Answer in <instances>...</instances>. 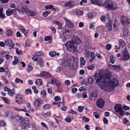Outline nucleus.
Returning a JSON list of instances; mask_svg holds the SVG:
<instances>
[{"instance_id": "6", "label": "nucleus", "mask_w": 130, "mask_h": 130, "mask_svg": "<svg viewBox=\"0 0 130 130\" xmlns=\"http://www.w3.org/2000/svg\"><path fill=\"white\" fill-rule=\"evenodd\" d=\"M70 59L71 60V62L69 65V67L71 70H74L76 68L77 63L74 61V59L73 57L71 56L70 57Z\"/></svg>"}, {"instance_id": "3", "label": "nucleus", "mask_w": 130, "mask_h": 130, "mask_svg": "<svg viewBox=\"0 0 130 130\" xmlns=\"http://www.w3.org/2000/svg\"><path fill=\"white\" fill-rule=\"evenodd\" d=\"M105 8L110 9L111 10H115L118 8L117 5L114 4L111 1L109 0H106L102 4Z\"/></svg>"}, {"instance_id": "51", "label": "nucleus", "mask_w": 130, "mask_h": 130, "mask_svg": "<svg viewBox=\"0 0 130 130\" xmlns=\"http://www.w3.org/2000/svg\"><path fill=\"white\" fill-rule=\"evenodd\" d=\"M6 52V53H5V55L6 58L7 60H8L9 59L10 57H11V56L8 54V52Z\"/></svg>"}, {"instance_id": "14", "label": "nucleus", "mask_w": 130, "mask_h": 130, "mask_svg": "<svg viewBox=\"0 0 130 130\" xmlns=\"http://www.w3.org/2000/svg\"><path fill=\"white\" fill-rule=\"evenodd\" d=\"M15 98L16 102L18 104H21L23 101L21 96L19 94H18L16 95Z\"/></svg>"}, {"instance_id": "9", "label": "nucleus", "mask_w": 130, "mask_h": 130, "mask_svg": "<svg viewBox=\"0 0 130 130\" xmlns=\"http://www.w3.org/2000/svg\"><path fill=\"white\" fill-rule=\"evenodd\" d=\"M76 5V3L74 1H71L67 3H65L64 6L66 7L71 8L74 7Z\"/></svg>"}, {"instance_id": "55", "label": "nucleus", "mask_w": 130, "mask_h": 130, "mask_svg": "<svg viewBox=\"0 0 130 130\" xmlns=\"http://www.w3.org/2000/svg\"><path fill=\"white\" fill-rule=\"evenodd\" d=\"M51 114L50 112H47L43 114V117H47L50 116H51Z\"/></svg>"}, {"instance_id": "36", "label": "nucleus", "mask_w": 130, "mask_h": 130, "mask_svg": "<svg viewBox=\"0 0 130 130\" xmlns=\"http://www.w3.org/2000/svg\"><path fill=\"white\" fill-rule=\"evenodd\" d=\"M3 9L2 8H0V18L1 19L3 18L4 15L3 13Z\"/></svg>"}, {"instance_id": "41", "label": "nucleus", "mask_w": 130, "mask_h": 130, "mask_svg": "<svg viewBox=\"0 0 130 130\" xmlns=\"http://www.w3.org/2000/svg\"><path fill=\"white\" fill-rule=\"evenodd\" d=\"M50 11H46L43 12V15L44 17H46L47 16L48 14L50 13Z\"/></svg>"}, {"instance_id": "33", "label": "nucleus", "mask_w": 130, "mask_h": 130, "mask_svg": "<svg viewBox=\"0 0 130 130\" xmlns=\"http://www.w3.org/2000/svg\"><path fill=\"white\" fill-rule=\"evenodd\" d=\"M15 93L14 90L13 89L9 90L8 91V94L10 96H12V95Z\"/></svg>"}, {"instance_id": "16", "label": "nucleus", "mask_w": 130, "mask_h": 130, "mask_svg": "<svg viewBox=\"0 0 130 130\" xmlns=\"http://www.w3.org/2000/svg\"><path fill=\"white\" fill-rule=\"evenodd\" d=\"M5 115L9 118L14 119V117L12 112H6L5 113Z\"/></svg>"}, {"instance_id": "26", "label": "nucleus", "mask_w": 130, "mask_h": 130, "mask_svg": "<svg viewBox=\"0 0 130 130\" xmlns=\"http://www.w3.org/2000/svg\"><path fill=\"white\" fill-rule=\"evenodd\" d=\"M1 98L6 103L8 104L11 103L10 101L7 98L1 97Z\"/></svg>"}, {"instance_id": "13", "label": "nucleus", "mask_w": 130, "mask_h": 130, "mask_svg": "<svg viewBox=\"0 0 130 130\" xmlns=\"http://www.w3.org/2000/svg\"><path fill=\"white\" fill-rule=\"evenodd\" d=\"M71 62V60L70 58H68L67 57H66L63 60L62 62L63 65L64 66H67L69 65Z\"/></svg>"}, {"instance_id": "49", "label": "nucleus", "mask_w": 130, "mask_h": 130, "mask_svg": "<svg viewBox=\"0 0 130 130\" xmlns=\"http://www.w3.org/2000/svg\"><path fill=\"white\" fill-rule=\"evenodd\" d=\"M82 119L83 120L86 122H89V119L87 118L85 116H83L82 117Z\"/></svg>"}, {"instance_id": "39", "label": "nucleus", "mask_w": 130, "mask_h": 130, "mask_svg": "<svg viewBox=\"0 0 130 130\" xmlns=\"http://www.w3.org/2000/svg\"><path fill=\"white\" fill-rule=\"evenodd\" d=\"M110 62L112 63H114L115 62V60L113 55H111L110 57Z\"/></svg>"}, {"instance_id": "24", "label": "nucleus", "mask_w": 130, "mask_h": 130, "mask_svg": "<svg viewBox=\"0 0 130 130\" xmlns=\"http://www.w3.org/2000/svg\"><path fill=\"white\" fill-rule=\"evenodd\" d=\"M80 67H82L85 64V61L84 58L83 57H81L80 59Z\"/></svg>"}, {"instance_id": "37", "label": "nucleus", "mask_w": 130, "mask_h": 130, "mask_svg": "<svg viewBox=\"0 0 130 130\" xmlns=\"http://www.w3.org/2000/svg\"><path fill=\"white\" fill-rule=\"evenodd\" d=\"M53 7H54L53 5H49L45 6L44 7L45 9V10H46L49 9H51V8Z\"/></svg>"}, {"instance_id": "12", "label": "nucleus", "mask_w": 130, "mask_h": 130, "mask_svg": "<svg viewBox=\"0 0 130 130\" xmlns=\"http://www.w3.org/2000/svg\"><path fill=\"white\" fill-rule=\"evenodd\" d=\"M123 56L122 58L123 60H126L130 58V56L128 52L126 50L124 51L122 54Z\"/></svg>"}, {"instance_id": "48", "label": "nucleus", "mask_w": 130, "mask_h": 130, "mask_svg": "<svg viewBox=\"0 0 130 130\" xmlns=\"http://www.w3.org/2000/svg\"><path fill=\"white\" fill-rule=\"evenodd\" d=\"M95 66L94 64L91 65L90 66H88L87 68L89 70H93Z\"/></svg>"}, {"instance_id": "29", "label": "nucleus", "mask_w": 130, "mask_h": 130, "mask_svg": "<svg viewBox=\"0 0 130 130\" xmlns=\"http://www.w3.org/2000/svg\"><path fill=\"white\" fill-rule=\"evenodd\" d=\"M112 68H113L114 70H116L117 71L120 70V65H112Z\"/></svg>"}, {"instance_id": "47", "label": "nucleus", "mask_w": 130, "mask_h": 130, "mask_svg": "<svg viewBox=\"0 0 130 130\" xmlns=\"http://www.w3.org/2000/svg\"><path fill=\"white\" fill-rule=\"evenodd\" d=\"M27 106L28 109L31 112H33L34 111V110L31 107V106L29 103H28L27 104Z\"/></svg>"}, {"instance_id": "2", "label": "nucleus", "mask_w": 130, "mask_h": 130, "mask_svg": "<svg viewBox=\"0 0 130 130\" xmlns=\"http://www.w3.org/2000/svg\"><path fill=\"white\" fill-rule=\"evenodd\" d=\"M81 42L80 40L78 37H76L74 40L68 41L65 44L67 50L70 52H75L76 51L77 44H78Z\"/></svg>"}, {"instance_id": "43", "label": "nucleus", "mask_w": 130, "mask_h": 130, "mask_svg": "<svg viewBox=\"0 0 130 130\" xmlns=\"http://www.w3.org/2000/svg\"><path fill=\"white\" fill-rule=\"evenodd\" d=\"M31 91L30 89H26L25 90V94L26 95L29 94H31Z\"/></svg>"}, {"instance_id": "22", "label": "nucleus", "mask_w": 130, "mask_h": 130, "mask_svg": "<svg viewBox=\"0 0 130 130\" xmlns=\"http://www.w3.org/2000/svg\"><path fill=\"white\" fill-rule=\"evenodd\" d=\"M65 20L66 21V25L67 26L70 28L73 27V24L70 21L66 19H65Z\"/></svg>"}, {"instance_id": "17", "label": "nucleus", "mask_w": 130, "mask_h": 130, "mask_svg": "<svg viewBox=\"0 0 130 130\" xmlns=\"http://www.w3.org/2000/svg\"><path fill=\"white\" fill-rule=\"evenodd\" d=\"M55 85L57 87V91L58 92H60L62 91V86L61 83H55Z\"/></svg>"}, {"instance_id": "52", "label": "nucleus", "mask_w": 130, "mask_h": 130, "mask_svg": "<svg viewBox=\"0 0 130 130\" xmlns=\"http://www.w3.org/2000/svg\"><path fill=\"white\" fill-rule=\"evenodd\" d=\"M94 80L93 78L92 77H90L89 78L88 81L89 83H92Z\"/></svg>"}, {"instance_id": "58", "label": "nucleus", "mask_w": 130, "mask_h": 130, "mask_svg": "<svg viewBox=\"0 0 130 130\" xmlns=\"http://www.w3.org/2000/svg\"><path fill=\"white\" fill-rule=\"evenodd\" d=\"M78 109L79 112H82L83 110V108L82 106H79L78 107Z\"/></svg>"}, {"instance_id": "57", "label": "nucleus", "mask_w": 130, "mask_h": 130, "mask_svg": "<svg viewBox=\"0 0 130 130\" xmlns=\"http://www.w3.org/2000/svg\"><path fill=\"white\" fill-rule=\"evenodd\" d=\"M111 45L110 44H108L106 46V48L108 50H109L111 48Z\"/></svg>"}, {"instance_id": "1", "label": "nucleus", "mask_w": 130, "mask_h": 130, "mask_svg": "<svg viewBox=\"0 0 130 130\" xmlns=\"http://www.w3.org/2000/svg\"><path fill=\"white\" fill-rule=\"evenodd\" d=\"M111 76V72L108 71L100 70L98 75L95 74L97 84L102 89L108 92L112 91L118 85V81L115 79L109 80Z\"/></svg>"}, {"instance_id": "21", "label": "nucleus", "mask_w": 130, "mask_h": 130, "mask_svg": "<svg viewBox=\"0 0 130 130\" xmlns=\"http://www.w3.org/2000/svg\"><path fill=\"white\" fill-rule=\"evenodd\" d=\"M42 100L41 99H39L36 100L34 102V104L35 107L36 108H38L40 105L41 103Z\"/></svg>"}, {"instance_id": "15", "label": "nucleus", "mask_w": 130, "mask_h": 130, "mask_svg": "<svg viewBox=\"0 0 130 130\" xmlns=\"http://www.w3.org/2000/svg\"><path fill=\"white\" fill-rule=\"evenodd\" d=\"M70 32L69 29L67 27H65L63 28V30L62 31V36L65 37L66 35H67Z\"/></svg>"}, {"instance_id": "27", "label": "nucleus", "mask_w": 130, "mask_h": 130, "mask_svg": "<svg viewBox=\"0 0 130 130\" xmlns=\"http://www.w3.org/2000/svg\"><path fill=\"white\" fill-rule=\"evenodd\" d=\"M35 84L37 86H40L42 85V79H37L35 82Z\"/></svg>"}, {"instance_id": "56", "label": "nucleus", "mask_w": 130, "mask_h": 130, "mask_svg": "<svg viewBox=\"0 0 130 130\" xmlns=\"http://www.w3.org/2000/svg\"><path fill=\"white\" fill-rule=\"evenodd\" d=\"M6 52L3 51L1 53H0V58L4 57L5 56V55H3V54H5Z\"/></svg>"}, {"instance_id": "38", "label": "nucleus", "mask_w": 130, "mask_h": 130, "mask_svg": "<svg viewBox=\"0 0 130 130\" xmlns=\"http://www.w3.org/2000/svg\"><path fill=\"white\" fill-rule=\"evenodd\" d=\"M2 79L3 82L5 84H8V82L6 77L5 76H3L2 77Z\"/></svg>"}, {"instance_id": "53", "label": "nucleus", "mask_w": 130, "mask_h": 130, "mask_svg": "<svg viewBox=\"0 0 130 130\" xmlns=\"http://www.w3.org/2000/svg\"><path fill=\"white\" fill-rule=\"evenodd\" d=\"M61 99L60 97L58 96H55L54 98V100L56 101H59Z\"/></svg>"}, {"instance_id": "32", "label": "nucleus", "mask_w": 130, "mask_h": 130, "mask_svg": "<svg viewBox=\"0 0 130 130\" xmlns=\"http://www.w3.org/2000/svg\"><path fill=\"white\" fill-rule=\"evenodd\" d=\"M57 79L53 77V78L51 80V81L50 82H48V83L49 84H51L52 85H53L54 84V83H55H55H57Z\"/></svg>"}, {"instance_id": "62", "label": "nucleus", "mask_w": 130, "mask_h": 130, "mask_svg": "<svg viewBox=\"0 0 130 130\" xmlns=\"http://www.w3.org/2000/svg\"><path fill=\"white\" fill-rule=\"evenodd\" d=\"M88 16L89 18H92L93 16L92 12H90L88 13Z\"/></svg>"}, {"instance_id": "61", "label": "nucleus", "mask_w": 130, "mask_h": 130, "mask_svg": "<svg viewBox=\"0 0 130 130\" xmlns=\"http://www.w3.org/2000/svg\"><path fill=\"white\" fill-rule=\"evenodd\" d=\"M6 124L3 121H2L0 122V126H6Z\"/></svg>"}, {"instance_id": "10", "label": "nucleus", "mask_w": 130, "mask_h": 130, "mask_svg": "<svg viewBox=\"0 0 130 130\" xmlns=\"http://www.w3.org/2000/svg\"><path fill=\"white\" fill-rule=\"evenodd\" d=\"M5 44L6 45L9 46V49H11L14 47V44L12 41L10 40H7L5 41Z\"/></svg>"}, {"instance_id": "44", "label": "nucleus", "mask_w": 130, "mask_h": 130, "mask_svg": "<svg viewBox=\"0 0 130 130\" xmlns=\"http://www.w3.org/2000/svg\"><path fill=\"white\" fill-rule=\"evenodd\" d=\"M43 53L41 52H37L36 53V56L39 58V56L43 55Z\"/></svg>"}, {"instance_id": "40", "label": "nucleus", "mask_w": 130, "mask_h": 130, "mask_svg": "<svg viewBox=\"0 0 130 130\" xmlns=\"http://www.w3.org/2000/svg\"><path fill=\"white\" fill-rule=\"evenodd\" d=\"M56 53L54 51L50 52L49 53V55L51 57H53L56 55Z\"/></svg>"}, {"instance_id": "7", "label": "nucleus", "mask_w": 130, "mask_h": 130, "mask_svg": "<svg viewBox=\"0 0 130 130\" xmlns=\"http://www.w3.org/2000/svg\"><path fill=\"white\" fill-rule=\"evenodd\" d=\"M121 23L124 26H125V24L129 23L130 19L126 16L123 15L121 18Z\"/></svg>"}, {"instance_id": "46", "label": "nucleus", "mask_w": 130, "mask_h": 130, "mask_svg": "<svg viewBox=\"0 0 130 130\" xmlns=\"http://www.w3.org/2000/svg\"><path fill=\"white\" fill-rule=\"evenodd\" d=\"M15 82L16 83H18L20 82L21 83H22L23 82V80H21L20 78H16L15 79Z\"/></svg>"}, {"instance_id": "63", "label": "nucleus", "mask_w": 130, "mask_h": 130, "mask_svg": "<svg viewBox=\"0 0 130 130\" xmlns=\"http://www.w3.org/2000/svg\"><path fill=\"white\" fill-rule=\"evenodd\" d=\"M39 58L37 56L35 57V56L34 55L32 57V59L33 61H37L38 60V58Z\"/></svg>"}, {"instance_id": "4", "label": "nucleus", "mask_w": 130, "mask_h": 130, "mask_svg": "<svg viewBox=\"0 0 130 130\" xmlns=\"http://www.w3.org/2000/svg\"><path fill=\"white\" fill-rule=\"evenodd\" d=\"M114 109L116 113V114L119 117L125 115V111L123 110L122 108L120 105H115L114 107Z\"/></svg>"}, {"instance_id": "25", "label": "nucleus", "mask_w": 130, "mask_h": 130, "mask_svg": "<svg viewBox=\"0 0 130 130\" xmlns=\"http://www.w3.org/2000/svg\"><path fill=\"white\" fill-rule=\"evenodd\" d=\"M123 36H125L128 33L129 31L128 29L126 27L124 28L123 30Z\"/></svg>"}, {"instance_id": "31", "label": "nucleus", "mask_w": 130, "mask_h": 130, "mask_svg": "<svg viewBox=\"0 0 130 130\" xmlns=\"http://www.w3.org/2000/svg\"><path fill=\"white\" fill-rule=\"evenodd\" d=\"M119 44L120 46L122 47L125 45V42L123 40L120 39L119 40Z\"/></svg>"}, {"instance_id": "59", "label": "nucleus", "mask_w": 130, "mask_h": 130, "mask_svg": "<svg viewBox=\"0 0 130 130\" xmlns=\"http://www.w3.org/2000/svg\"><path fill=\"white\" fill-rule=\"evenodd\" d=\"M41 95H42L43 97L45 96L46 94V91L44 90H43L41 92Z\"/></svg>"}, {"instance_id": "19", "label": "nucleus", "mask_w": 130, "mask_h": 130, "mask_svg": "<svg viewBox=\"0 0 130 130\" xmlns=\"http://www.w3.org/2000/svg\"><path fill=\"white\" fill-rule=\"evenodd\" d=\"M112 21L111 20H109V22L106 24V27L109 31L112 30Z\"/></svg>"}, {"instance_id": "18", "label": "nucleus", "mask_w": 130, "mask_h": 130, "mask_svg": "<svg viewBox=\"0 0 130 130\" xmlns=\"http://www.w3.org/2000/svg\"><path fill=\"white\" fill-rule=\"evenodd\" d=\"M91 2L99 6L102 5V1L101 0H91Z\"/></svg>"}, {"instance_id": "54", "label": "nucleus", "mask_w": 130, "mask_h": 130, "mask_svg": "<svg viewBox=\"0 0 130 130\" xmlns=\"http://www.w3.org/2000/svg\"><path fill=\"white\" fill-rule=\"evenodd\" d=\"M19 29L21 31L23 32V31L25 30V28L24 26H19Z\"/></svg>"}, {"instance_id": "60", "label": "nucleus", "mask_w": 130, "mask_h": 130, "mask_svg": "<svg viewBox=\"0 0 130 130\" xmlns=\"http://www.w3.org/2000/svg\"><path fill=\"white\" fill-rule=\"evenodd\" d=\"M32 66H28L27 69V71L29 73L30 72V71L32 69Z\"/></svg>"}, {"instance_id": "50", "label": "nucleus", "mask_w": 130, "mask_h": 130, "mask_svg": "<svg viewBox=\"0 0 130 130\" xmlns=\"http://www.w3.org/2000/svg\"><path fill=\"white\" fill-rule=\"evenodd\" d=\"M15 52L18 55H21L22 54V52L18 50V48H15Z\"/></svg>"}, {"instance_id": "23", "label": "nucleus", "mask_w": 130, "mask_h": 130, "mask_svg": "<svg viewBox=\"0 0 130 130\" xmlns=\"http://www.w3.org/2000/svg\"><path fill=\"white\" fill-rule=\"evenodd\" d=\"M91 96L90 98L89 99L91 100H95L97 98V94L95 93H92L91 95Z\"/></svg>"}, {"instance_id": "35", "label": "nucleus", "mask_w": 130, "mask_h": 130, "mask_svg": "<svg viewBox=\"0 0 130 130\" xmlns=\"http://www.w3.org/2000/svg\"><path fill=\"white\" fill-rule=\"evenodd\" d=\"M51 107V105L48 104H46L43 106V108L44 109L46 110L50 108Z\"/></svg>"}, {"instance_id": "64", "label": "nucleus", "mask_w": 130, "mask_h": 130, "mask_svg": "<svg viewBox=\"0 0 130 130\" xmlns=\"http://www.w3.org/2000/svg\"><path fill=\"white\" fill-rule=\"evenodd\" d=\"M79 9H74L73 11V12L74 14L75 15H77L78 14V11Z\"/></svg>"}, {"instance_id": "30", "label": "nucleus", "mask_w": 130, "mask_h": 130, "mask_svg": "<svg viewBox=\"0 0 130 130\" xmlns=\"http://www.w3.org/2000/svg\"><path fill=\"white\" fill-rule=\"evenodd\" d=\"M38 63L40 67H43L44 62L42 58H40L38 62Z\"/></svg>"}, {"instance_id": "5", "label": "nucleus", "mask_w": 130, "mask_h": 130, "mask_svg": "<svg viewBox=\"0 0 130 130\" xmlns=\"http://www.w3.org/2000/svg\"><path fill=\"white\" fill-rule=\"evenodd\" d=\"M19 120H21V123L23 128L24 129L23 130H29V127H27L28 125L29 122V120L27 118L24 119L22 117L19 118Z\"/></svg>"}, {"instance_id": "34", "label": "nucleus", "mask_w": 130, "mask_h": 130, "mask_svg": "<svg viewBox=\"0 0 130 130\" xmlns=\"http://www.w3.org/2000/svg\"><path fill=\"white\" fill-rule=\"evenodd\" d=\"M6 33L7 36H10L12 34V31L11 30L8 29L6 31Z\"/></svg>"}, {"instance_id": "8", "label": "nucleus", "mask_w": 130, "mask_h": 130, "mask_svg": "<svg viewBox=\"0 0 130 130\" xmlns=\"http://www.w3.org/2000/svg\"><path fill=\"white\" fill-rule=\"evenodd\" d=\"M23 10L28 16H35L36 14V13L35 11H31L29 9L27 8H23Z\"/></svg>"}, {"instance_id": "11", "label": "nucleus", "mask_w": 130, "mask_h": 130, "mask_svg": "<svg viewBox=\"0 0 130 130\" xmlns=\"http://www.w3.org/2000/svg\"><path fill=\"white\" fill-rule=\"evenodd\" d=\"M105 101L101 98H99L97 100L96 105L98 107L102 108L104 105Z\"/></svg>"}, {"instance_id": "42", "label": "nucleus", "mask_w": 130, "mask_h": 130, "mask_svg": "<svg viewBox=\"0 0 130 130\" xmlns=\"http://www.w3.org/2000/svg\"><path fill=\"white\" fill-rule=\"evenodd\" d=\"M14 60L12 62V64L13 65H15L16 64H17L18 62V58L17 57H15L14 58Z\"/></svg>"}, {"instance_id": "28", "label": "nucleus", "mask_w": 130, "mask_h": 130, "mask_svg": "<svg viewBox=\"0 0 130 130\" xmlns=\"http://www.w3.org/2000/svg\"><path fill=\"white\" fill-rule=\"evenodd\" d=\"M15 10V9H9L7 10L6 11V14L8 16H9L11 15L12 12H13Z\"/></svg>"}, {"instance_id": "45", "label": "nucleus", "mask_w": 130, "mask_h": 130, "mask_svg": "<svg viewBox=\"0 0 130 130\" xmlns=\"http://www.w3.org/2000/svg\"><path fill=\"white\" fill-rule=\"evenodd\" d=\"M93 115L96 119H98L100 117V115L99 113H98L97 112H94L93 113Z\"/></svg>"}, {"instance_id": "20", "label": "nucleus", "mask_w": 130, "mask_h": 130, "mask_svg": "<svg viewBox=\"0 0 130 130\" xmlns=\"http://www.w3.org/2000/svg\"><path fill=\"white\" fill-rule=\"evenodd\" d=\"M40 76L42 77H51V75L47 72L45 71H42L41 72Z\"/></svg>"}]
</instances>
